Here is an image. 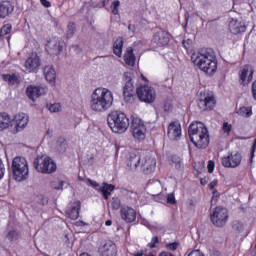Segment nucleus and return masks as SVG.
I'll use <instances>...</instances> for the list:
<instances>
[{
    "label": "nucleus",
    "mask_w": 256,
    "mask_h": 256,
    "mask_svg": "<svg viewBox=\"0 0 256 256\" xmlns=\"http://www.w3.org/2000/svg\"><path fill=\"white\" fill-rule=\"evenodd\" d=\"M191 61L197 69L213 77L217 73V55L211 48H202L197 53L192 54Z\"/></svg>",
    "instance_id": "1"
},
{
    "label": "nucleus",
    "mask_w": 256,
    "mask_h": 256,
    "mask_svg": "<svg viewBox=\"0 0 256 256\" xmlns=\"http://www.w3.org/2000/svg\"><path fill=\"white\" fill-rule=\"evenodd\" d=\"M113 101V92L107 88H96L91 95L90 108L92 111L101 113L110 109Z\"/></svg>",
    "instance_id": "2"
},
{
    "label": "nucleus",
    "mask_w": 256,
    "mask_h": 256,
    "mask_svg": "<svg viewBox=\"0 0 256 256\" xmlns=\"http://www.w3.org/2000/svg\"><path fill=\"white\" fill-rule=\"evenodd\" d=\"M190 141L197 149H207L209 147V130L201 122H193L188 129Z\"/></svg>",
    "instance_id": "3"
},
{
    "label": "nucleus",
    "mask_w": 256,
    "mask_h": 256,
    "mask_svg": "<svg viewBox=\"0 0 256 256\" xmlns=\"http://www.w3.org/2000/svg\"><path fill=\"white\" fill-rule=\"evenodd\" d=\"M107 121L113 133H125L129 129V118L126 113L121 111H112L108 115Z\"/></svg>",
    "instance_id": "4"
},
{
    "label": "nucleus",
    "mask_w": 256,
    "mask_h": 256,
    "mask_svg": "<svg viewBox=\"0 0 256 256\" xmlns=\"http://www.w3.org/2000/svg\"><path fill=\"white\" fill-rule=\"evenodd\" d=\"M12 174L14 181H25L29 178V162L25 157L16 156L12 161Z\"/></svg>",
    "instance_id": "5"
},
{
    "label": "nucleus",
    "mask_w": 256,
    "mask_h": 256,
    "mask_svg": "<svg viewBox=\"0 0 256 256\" xmlns=\"http://www.w3.org/2000/svg\"><path fill=\"white\" fill-rule=\"evenodd\" d=\"M131 131L135 141H138V143L145 141V138L147 137V126L141 118L134 117L132 119Z\"/></svg>",
    "instance_id": "6"
},
{
    "label": "nucleus",
    "mask_w": 256,
    "mask_h": 256,
    "mask_svg": "<svg viewBox=\"0 0 256 256\" xmlns=\"http://www.w3.org/2000/svg\"><path fill=\"white\" fill-rule=\"evenodd\" d=\"M34 167L38 173H55L57 171V164H55L51 157L35 159Z\"/></svg>",
    "instance_id": "7"
},
{
    "label": "nucleus",
    "mask_w": 256,
    "mask_h": 256,
    "mask_svg": "<svg viewBox=\"0 0 256 256\" xmlns=\"http://www.w3.org/2000/svg\"><path fill=\"white\" fill-rule=\"evenodd\" d=\"M229 219V211L226 208L217 206L213 213L210 214V220L215 227H223L227 224Z\"/></svg>",
    "instance_id": "8"
},
{
    "label": "nucleus",
    "mask_w": 256,
    "mask_h": 256,
    "mask_svg": "<svg viewBox=\"0 0 256 256\" xmlns=\"http://www.w3.org/2000/svg\"><path fill=\"white\" fill-rule=\"evenodd\" d=\"M125 85L123 87V95L126 103H135L137 95L135 94V85L129 73L124 74Z\"/></svg>",
    "instance_id": "9"
},
{
    "label": "nucleus",
    "mask_w": 256,
    "mask_h": 256,
    "mask_svg": "<svg viewBox=\"0 0 256 256\" xmlns=\"http://www.w3.org/2000/svg\"><path fill=\"white\" fill-rule=\"evenodd\" d=\"M217 100L215 96L209 92H201L198 99V107L201 111H211L215 108Z\"/></svg>",
    "instance_id": "10"
},
{
    "label": "nucleus",
    "mask_w": 256,
    "mask_h": 256,
    "mask_svg": "<svg viewBox=\"0 0 256 256\" xmlns=\"http://www.w3.org/2000/svg\"><path fill=\"white\" fill-rule=\"evenodd\" d=\"M136 95L144 103H153L155 101V90L149 85H140L136 89Z\"/></svg>",
    "instance_id": "11"
},
{
    "label": "nucleus",
    "mask_w": 256,
    "mask_h": 256,
    "mask_svg": "<svg viewBox=\"0 0 256 256\" xmlns=\"http://www.w3.org/2000/svg\"><path fill=\"white\" fill-rule=\"evenodd\" d=\"M27 125H29V115L23 112H20L14 115V118L11 124V127H14V129L12 130V133H14V135H17V133H20V131H23V129H25Z\"/></svg>",
    "instance_id": "12"
},
{
    "label": "nucleus",
    "mask_w": 256,
    "mask_h": 256,
    "mask_svg": "<svg viewBox=\"0 0 256 256\" xmlns=\"http://www.w3.org/2000/svg\"><path fill=\"white\" fill-rule=\"evenodd\" d=\"M241 161H243V156H241V153H231L228 156L222 158V165L227 169H235L241 165Z\"/></svg>",
    "instance_id": "13"
},
{
    "label": "nucleus",
    "mask_w": 256,
    "mask_h": 256,
    "mask_svg": "<svg viewBox=\"0 0 256 256\" xmlns=\"http://www.w3.org/2000/svg\"><path fill=\"white\" fill-rule=\"evenodd\" d=\"M182 131L181 123L179 121H172L167 128V137L170 141H179Z\"/></svg>",
    "instance_id": "14"
},
{
    "label": "nucleus",
    "mask_w": 256,
    "mask_h": 256,
    "mask_svg": "<svg viewBox=\"0 0 256 256\" xmlns=\"http://www.w3.org/2000/svg\"><path fill=\"white\" fill-rule=\"evenodd\" d=\"M255 71L249 65H245L239 73V79L242 85H247L253 81Z\"/></svg>",
    "instance_id": "15"
},
{
    "label": "nucleus",
    "mask_w": 256,
    "mask_h": 256,
    "mask_svg": "<svg viewBox=\"0 0 256 256\" xmlns=\"http://www.w3.org/2000/svg\"><path fill=\"white\" fill-rule=\"evenodd\" d=\"M153 41L159 47H166V45H169L170 41L169 32L161 29L158 30L153 36Z\"/></svg>",
    "instance_id": "16"
},
{
    "label": "nucleus",
    "mask_w": 256,
    "mask_h": 256,
    "mask_svg": "<svg viewBox=\"0 0 256 256\" xmlns=\"http://www.w3.org/2000/svg\"><path fill=\"white\" fill-rule=\"evenodd\" d=\"M120 216L121 219L126 223H133L135 219H137V212L135 211V209L129 206H125L121 208Z\"/></svg>",
    "instance_id": "17"
},
{
    "label": "nucleus",
    "mask_w": 256,
    "mask_h": 256,
    "mask_svg": "<svg viewBox=\"0 0 256 256\" xmlns=\"http://www.w3.org/2000/svg\"><path fill=\"white\" fill-rule=\"evenodd\" d=\"M155 167H157V161L155 158L146 157L142 159L141 169L145 175H151L155 171Z\"/></svg>",
    "instance_id": "18"
},
{
    "label": "nucleus",
    "mask_w": 256,
    "mask_h": 256,
    "mask_svg": "<svg viewBox=\"0 0 256 256\" xmlns=\"http://www.w3.org/2000/svg\"><path fill=\"white\" fill-rule=\"evenodd\" d=\"M45 94V89L41 86H33L29 85L26 88V95L31 101H35V99H39L41 95Z\"/></svg>",
    "instance_id": "19"
},
{
    "label": "nucleus",
    "mask_w": 256,
    "mask_h": 256,
    "mask_svg": "<svg viewBox=\"0 0 256 256\" xmlns=\"http://www.w3.org/2000/svg\"><path fill=\"white\" fill-rule=\"evenodd\" d=\"M41 65L39 56H31L25 61L24 67L28 73H35Z\"/></svg>",
    "instance_id": "20"
},
{
    "label": "nucleus",
    "mask_w": 256,
    "mask_h": 256,
    "mask_svg": "<svg viewBox=\"0 0 256 256\" xmlns=\"http://www.w3.org/2000/svg\"><path fill=\"white\" fill-rule=\"evenodd\" d=\"M79 211H81V201L77 200L66 210V217L72 221H77Z\"/></svg>",
    "instance_id": "21"
},
{
    "label": "nucleus",
    "mask_w": 256,
    "mask_h": 256,
    "mask_svg": "<svg viewBox=\"0 0 256 256\" xmlns=\"http://www.w3.org/2000/svg\"><path fill=\"white\" fill-rule=\"evenodd\" d=\"M229 30L233 35H239V33H245L247 27L245 26V23L232 19L229 23Z\"/></svg>",
    "instance_id": "22"
},
{
    "label": "nucleus",
    "mask_w": 256,
    "mask_h": 256,
    "mask_svg": "<svg viewBox=\"0 0 256 256\" xmlns=\"http://www.w3.org/2000/svg\"><path fill=\"white\" fill-rule=\"evenodd\" d=\"M46 51L49 55H61L63 52V46L61 45V41L55 40L50 41L46 45Z\"/></svg>",
    "instance_id": "23"
},
{
    "label": "nucleus",
    "mask_w": 256,
    "mask_h": 256,
    "mask_svg": "<svg viewBox=\"0 0 256 256\" xmlns=\"http://www.w3.org/2000/svg\"><path fill=\"white\" fill-rule=\"evenodd\" d=\"M102 256H117V245L113 241L106 242L100 249Z\"/></svg>",
    "instance_id": "24"
},
{
    "label": "nucleus",
    "mask_w": 256,
    "mask_h": 256,
    "mask_svg": "<svg viewBox=\"0 0 256 256\" xmlns=\"http://www.w3.org/2000/svg\"><path fill=\"white\" fill-rule=\"evenodd\" d=\"M1 79L8 85H19V83H21V76L19 73L1 74Z\"/></svg>",
    "instance_id": "25"
},
{
    "label": "nucleus",
    "mask_w": 256,
    "mask_h": 256,
    "mask_svg": "<svg viewBox=\"0 0 256 256\" xmlns=\"http://www.w3.org/2000/svg\"><path fill=\"white\" fill-rule=\"evenodd\" d=\"M139 165H141V154L131 152L127 159V166L135 170Z\"/></svg>",
    "instance_id": "26"
},
{
    "label": "nucleus",
    "mask_w": 256,
    "mask_h": 256,
    "mask_svg": "<svg viewBox=\"0 0 256 256\" xmlns=\"http://www.w3.org/2000/svg\"><path fill=\"white\" fill-rule=\"evenodd\" d=\"M13 13V6H11V2L2 1L0 2V19H5L9 17Z\"/></svg>",
    "instance_id": "27"
},
{
    "label": "nucleus",
    "mask_w": 256,
    "mask_h": 256,
    "mask_svg": "<svg viewBox=\"0 0 256 256\" xmlns=\"http://www.w3.org/2000/svg\"><path fill=\"white\" fill-rule=\"evenodd\" d=\"M13 125V120H11V116L7 114V112L0 113V131H5V129H9Z\"/></svg>",
    "instance_id": "28"
},
{
    "label": "nucleus",
    "mask_w": 256,
    "mask_h": 256,
    "mask_svg": "<svg viewBox=\"0 0 256 256\" xmlns=\"http://www.w3.org/2000/svg\"><path fill=\"white\" fill-rule=\"evenodd\" d=\"M98 191L102 192L105 201H109V196L111 195V192L115 191V185L103 182L102 186L99 187Z\"/></svg>",
    "instance_id": "29"
},
{
    "label": "nucleus",
    "mask_w": 256,
    "mask_h": 256,
    "mask_svg": "<svg viewBox=\"0 0 256 256\" xmlns=\"http://www.w3.org/2000/svg\"><path fill=\"white\" fill-rule=\"evenodd\" d=\"M135 60L136 58H135V52L133 50V47H128L124 54V62L126 63V65H129L130 67H134Z\"/></svg>",
    "instance_id": "30"
},
{
    "label": "nucleus",
    "mask_w": 256,
    "mask_h": 256,
    "mask_svg": "<svg viewBox=\"0 0 256 256\" xmlns=\"http://www.w3.org/2000/svg\"><path fill=\"white\" fill-rule=\"evenodd\" d=\"M124 44H125V42L123 41V37L116 38V40L114 41V44H113L114 55H116L117 57H121V55H123V45Z\"/></svg>",
    "instance_id": "31"
},
{
    "label": "nucleus",
    "mask_w": 256,
    "mask_h": 256,
    "mask_svg": "<svg viewBox=\"0 0 256 256\" xmlns=\"http://www.w3.org/2000/svg\"><path fill=\"white\" fill-rule=\"evenodd\" d=\"M44 75L46 81H48L49 83H55V78L57 77V74L55 73V68H53V66H45Z\"/></svg>",
    "instance_id": "32"
},
{
    "label": "nucleus",
    "mask_w": 256,
    "mask_h": 256,
    "mask_svg": "<svg viewBox=\"0 0 256 256\" xmlns=\"http://www.w3.org/2000/svg\"><path fill=\"white\" fill-rule=\"evenodd\" d=\"M6 238L8 241H10V243H15L18 239L21 238V232H19L17 229H12L7 232Z\"/></svg>",
    "instance_id": "33"
},
{
    "label": "nucleus",
    "mask_w": 256,
    "mask_h": 256,
    "mask_svg": "<svg viewBox=\"0 0 256 256\" xmlns=\"http://www.w3.org/2000/svg\"><path fill=\"white\" fill-rule=\"evenodd\" d=\"M56 149L59 153H65V151H67V140L63 137H59L56 142Z\"/></svg>",
    "instance_id": "34"
},
{
    "label": "nucleus",
    "mask_w": 256,
    "mask_h": 256,
    "mask_svg": "<svg viewBox=\"0 0 256 256\" xmlns=\"http://www.w3.org/2000/svg\"><path fill=\"white\" fill-rule=\"evenodd\" d=\"M238 114L242 117H251L253 115V108L252 107H240L238 110Z\"/></svg>",
    "instance_id": "35"
},
{
    "label": "nucleus",
    "mask_w": 256,
    "mask_h": 256,
    "mask_svg": "<svg viewBox=\"0 0 256 256\" xmlns=\"http://www.w3.org/2000/svg\"><path fill=\"white\" fill-rule=\"evenodd\" d=\"M76 29H77V24H75V22H70L67 25V32H66L67 39H71V37L75 35Z\"/></svg>",
    "instance_id": "36"
},
{
    "label": "nucleus",
    "mask_w": 256,
    "mask_h": 256,
    "mask_svg": "<svg viewBox=\"0 0 256 256\" xmlns=\"http://www.w3.org/2000/svg\"><path fill=\"white\" fill-rule=\"evenodd\" d=\"M232 131H233V124H229V122H224L222 124L223 135H226V137H229Z\"/></svg>",
    "instance_id": "37"
},
{
    "label": "nucleus",
    "mask_w": 256,
    "mask_h": 256,
    "mask_svg": "<svg viewBox=\"0 0 256 256\" xmlns=\"http://www.w3.org/2000/svg\"><path fill=\"white\" fill-rule=\"evenodd\" d=\"M119 7H121V1L114 0L110 5V9L112 11V15H119Z\"/></svg>",
    "instance_id": "38"
},
{
    "label": "nucleus",
    "mask_w": 256,
    "mask_h": 256,
    "mask_svg": "<svg viewBox=\"0 0 256 256\" xmlns=\"http://www.w3.org/2000/svg\"><path fill=\"white\" fill-rule=\"evenodd\" d=\"M111 207L113 211H119V209H121V199H119V197H113L111 200Z\"/></svg>",
    "instance_id": "39"
},
{
    "label": "nucleus",
    "mask_w": 256,
    "mask_h": 256,
    "mask_svg": "<svg viewBox=\"0 0 256 256\" xmlns=\"http://www.w3.org/2000/svg\"><path fill=\"white\" fill-rule=\"evenodd\" d=\"M11 29H13V26H11V24H5L0 29V37H5V35H9V33H11Z\"/></svg>",
    "instance_id": "40"
},
{
    "label": "nucleus",
    "mask_w": 256,
    "mask_h": 256,
    "mask_svg": "<svg viewBox=\"0 0 256 256\" xmlns=\"http://www.w3.org/2000/svg\"><path fill=\"white\" fill-rule=\"evenodd\" d=\"M157 245H159V237L158 236H153L151 238V242H149L147 244V247H149V249H155V247H157Z\"/></svg>",
    "instance_id": "41"
},
{
    "label": "nucleus",
    "mask_w": 256,
    "mask_h": 256,
    "mask_svg": "<svg viewBox=\"0 0 256 256\" xmlns=\"http://www.w3.org/2000/svg\"><path fill=\"white\" fill-rule=\"evenodd\" d=\"M49 111L51 113H59V111H61V104L59 103L51 104L49 106Z\"/></svg>",
    "instance_id": "42"
},
{
    "label": "nucleus",
    "mask_w": 256,
    "mask_h": 256,
    "mask_svg": "<svg viewBox=\"0 0 256 256\" xmlns=\"http://www.w3.org/2000/svg\"><path fill=\"white\" fill-rule=\"evenodd\" d=\"M166 248L168 249V251H177V249H179V242H172L166 244Z\"/></svg>",
    "instance_id": "43"
},
{
    "label": "nucleus",
    "mask_w": 256,
    "mask_h": 256,
    "mask_svg": "<svg viewBox=\"0 0 256 256\" xmlns=\"http://www.w3.org/2000/svg\"><path fill=\"white\" fill-rule=\"evenodd\" d=\"M167 203H169V205H177V200L175 199V194L170 193L167 195Z\"/></svg>",
    "instance_id": "44"
},
{
    "label": "nucleus",
    "mask_w": 256,
    "mask_h": 256,
    "mask_svg": "<svg viewBox=\"0 0 256 256\" xmlns=\"http://www.w3.org/2000/svg\"><path fill=\"white\" fill-rule=\"evenodd\" d=\"M255 150H256V139L254 140L251 151H250V163H253V158L255 157Z\"/></svg>",
    "instance_id": "45"
},
{
    "label": "nucleus",
    "mask_w": 256,
    "mask_h": 256,
    "mask_svg": "<svg viewBox=\"0 0 256 256\" xmlns=\"http://www.w3.org/2000/svg\"><path fill=\"white\" fill-rule=\"evenodd\" d=\"M208 173H213L215 171V161L209 160L207 165Z\"/></svg>",
    "instance_id": "46"
},
{
    "label": "nucleus",
    "mask_w": 256,
    "mask_h": 256,
    "mask_svg": "<svg viewBox=\"0 0 256 256\" xmlns=\"http://www.w3.org/2000/svg\"><path fill=\"white\" fill-rule=\"evenodd\" d=\"M5 176V164H3V160L0 159V179H3Z\"/></svg>",
    "instance_id": "47"
},
{
    "label": "nucleus",
    "mask_w": 256,
    "mask_h": 256,
    "mask_svg": "<svg viewBox=\"0 0 256 256\" xmlns=\"http://www.w3.org/2000/svg\"><path fill=\"white\" fill-rule=\"evenodd\" d=\"M219 180L214 179L212 182L209 183L208 187L211 191L215 190L216 185H218Z\"/></svg>",
    "instance_id": "48"
},
{
    "label": "nucleus",
    "mask_w": 256,
    "mask_h": 256,
    "mask_svg": "<svg viewBox=\"0 0 256 256\" xmlns=\"http://www.w3.org/2000/svg\"><path fill=\"white\" fill-rule=\"evenodd\" d=\"M251 93L253 99L256 101V80L252 83Z\"/></svg>",
    "instance_id": "49"
},
{
    "label": "nucleus",
    "mask_w": 256,
    "mask_h": 256,
    "mask_svg": "<svg viewBox=\"0 0 256 256\" xmlns=\"http://www.w3.org/2000/svg\"><path fill=\"white\" fill-rule=\"evenodd\" d=\"M188 256H205V255L199 250H193L188 254Z\"/></svg>",
    "instance_id": "50"
},
{
    "label": "nucleus",
    "mask_w": 256,
    "mask_h": 256,
    "mask_svg": "<svg viewBox=\"0 0 256 256\" xmlns=\"http://www.w3.org/2000/svg\"><path fill=\"white\" fill-rule=\"evenodd\" d=\"M88 183L94 187V189H97L99 187V184L95 180L88 179Z\"/></svg>",
    "instance_id": "51"
},
{
    "label": "nucleus",
    "mask_w": 256,
    "mask_h": 256,
    "mask_svg": "<svg viewBox=\"0 0 256 256\" xmlns=\"http://www.w3.org/2000/svg\"><path fill=\"white\" fill-rule=\"evenodd\" d=\"M40 3L43 5V7H51V2H49L48 0H40Z\"/></svg>",
    "instance_id": "52"
},
{
    "label": "nucleus",
    "mask_w": 256,
    "mask_h": 256,
    "mask_svg": "<svg viewBox=\"0 0 256 256\" xmlns=\"http://www.w3.org/2000/svg\"><path fill=\"white\" fill-rule=\"evenodd\" d=\"M213 192H212V199H218V197H219V191H217V189H214V190H212Z\"/></svg>",
    "instance_id": "53"
},
{
    "label": "nucleus",
    "mask_w": 256,
    "mask_h": 256,
    "mask_svg": "<svg viewBox=\"0 0 256 256\" xmlns=\"http://www.w3.org/2000/svg\"><path fill=\"white\" fill-rule=\"evenodd\" d=\"M105 225H106V227H111V225H113V221L107 220V221L105 222Z\"/></svg>",
    "instance_id": "54"
},
{
    "label": "nucleus",
    "mask_w": 256,
    "mask_h": 256,
    "mask_svg": "<svg viewBox=\"0 0 256 256\" xmlns=\"http://www.w3.org/2000/svg\"><path fill=\"white\" fill-rule=\"evenodd\" d=\"M80 256H91L89 253H82Z\"/></svg>",
    "instance_id": "55"
},
{
    "label": "nucleus",
    "mask_w": 256,
    "mask_h": 256,
    "mask_svg": "<svg viewBox=\"0 0 256 256\" xmlns=\"http://www.w3.org/2000/svg\"><path fill=\"white\" fill-rule=\"evenodd\" d=\"M201 185H205V181L203 179L200 180Z\"/></svg>",
    "instance_id": "56"
},
{
    "label": "nucleus",
    "mask_w": 256,
    "mask_h": 256,
    "mask_svg": "<svg viewBox=\"0 0 256 256\" xmlns=\"http://www.w3.org/2000/svg\"><path fill=\"white\" fill-rule=\"evenodd\" d=\"M40 199H42V201H44L45 197H43V195L39 196Z\"/></svg>",
    "instance_id": "57"
},
{
    "label": "nucleus",
    "mask_w": 256,
    "mask_h": 256,
    "mask_svg": "<svg viewBox=\"0 0 256 256\" xmlns=\"http://www.w3.org/2000/svg\"><path fill=\"white\" fill-rule=\"evenodd\" d=\"M142 79H143V81H147V78L143 75H142Z\"/></svg>",
    "instance_id": "58"
},
{
    "label": "nucleus",
    "mask_w": 256,
    "mask_h": 256,
    "mask_svg": "<svg viewBox=\"0 0 256 256\" xmlns=\"http://www.w3.org/2000/svg\"><path fill=\"white\" fill-rule=\"evenodd\" d=\"M179 167H181V161L178 162Z\"/></svg>",
    "instance_id": "59"
},
{
    "label": "nucleus",
    "mask_w": 256,
    "mask_h": 256,
    "mask_svg": "<svg viewBox=\"0 0 256 256\" xmlns=\"http://www.w3.org/2000/svg\"><path fill=\"white\" fill-rule=\"evenodd\" d=\"M128 29H131V25L128 27Z\"/></svg>",
    "instance_id": "60"
}]
</instances>
